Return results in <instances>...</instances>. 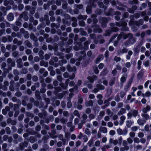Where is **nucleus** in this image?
Instances as JSON below:
<instances>
[{
  "label": "nucleus",
  "mask_w": 151,
  "mask_h": 151,
  "mask_svg": "<svg viewBox=\"0 0 151 151\" xmlns=\"http://www.w3.org/2000/svg\"><path fill=\"white\" fill-rule=\"evenodd\" d=\"M127 73H124L123 75L120 79L121 82L124 83L126 81V78L127 77Z\"/></svg>",
  "instance_id": "9d476101"
},
{
  "label": "nucleus",
  "mask_w": 151,
  "mask_h": 151,
  "mask_svg": "<svg viewBox=\"0 0 151 151\" xmlns=\"http://www.w3.org/2000/svg\"><path fill=\"white\" fill-rule=\"evenodd\" d=\"M143 23V20L140 19L138 22H136V24H137V26H139V24H142Z\"/></svg>",
  "instance_id": "a19ab883"
},
{
  "label": "nucleus",
  "mask_w": 151,
  "mask_h": 151,
  "mask_svg": "<svg viewBox=\"0 0 151 151\" xmlns=\"http://www.w3.org/2000/svg\"><path fill=\"white\" fill-rule=\"evenodd\" d=\"M144 134L143 132H140L138 134V136L139 138H142L144 137Z\"/></svg>",
  "instance_id": "79ce46f5"
},
{
  "label": "nucleus",
  "mask_w": 151,
  "mask_h": 151,
  "mask_svg": "<svg viewBox=\"0 0 151 151\" xmlns=\"http://www.w3.org/2000/svg\"><path fill=\"white\" fill-rule=\"evenodd\" d=\"M122 145L124 146L126 148L127 147H129V146H128L127 141L126 140H124L123 141Z\"/></svg>",
  "instance_id": "cd10ccee"
},
{
  "label": "nucleus",
  "mask_w": 151,
  "mask_h": 151,
  "mask_svg": "<svg viewBox=\"0 0 151 151\" xmlns=\"http://www.w3.org/2000/svg\"><path fill=\"white\" fill-rule=\"evenodd\" d=\"M140 139L137 137H134V143H138L140 142Z\"/></svg>",
  "instance_id": "c03bdc74"
},
{
  "label": "nucleus",
  "mask_w": 151,
  "mask_h": 151,
  "mask_svg": "<svg viewBox=\"0 0 151 151\" xmlns=\"http://www.w3.org/2000/svg\"><path fill=\"white\" fill-rule=\"evenodd\" d=\"M103 20H104V22L102 23L101 25L103 27H104L106 26V24L105 23L107 22V20L106 17L103 18Z\"/></svg>",
  "instance_id": "393cba45"
},
{
  "label": "nucleus",
  "mask_w": 151,
  "mask_h": 151,
  "mask_svg": "<svg viewBox=\"0 0 151 151\" xmlns=\"http://www.w3.org/2000/svg\"><path fill=\"white\" fill-rule=\"evenodd\" d=\"M85 104L87 107L92 106L93 105V102L92 101L90 100L86 102Z\"/></svg>",
  "instance_id": "f3484780"
},
{
  "label": "nucleus",
  "mask_w": 151,
  "mask_h": 151,
  "mask_svg": "<svg viewBox=\"0 0 151 151\" xmlns=\"http://www.w3.org/2000/svg\"><path fill=\"white\" fill-rule=\"evenodd\" d=\"M83 101V99L81 96L80 95H78V102L80 104H81Z\"/></svg>",
  "instance_id": "c756f323"
},
{
  "label": "nucleus",
  "mask_w": 151,
  "mask_h": 151,
  "mask_svg": "<svg viewBox=\"0 0 151 151\" xmlns=\"http://www.w3.org/2000/svg\"><path fill=\"white\" fill-rule=\"evenodd\" d=\"M108 72V71L107 69H104L103 71L101 73L100 75H105Z\"/></svg>",
  "instance_id": "e433bc0d"
},
{
  "label": "nucleus",
  "mask_w": 151,
  "mask_h": 151,
  "mask_svg": "<svg viewBox=\"0 0 151 151\" xmlns=\"http://www.w3.org/2000/svg\"><path fill=\"white\" fill-rule=\"evenodd\" d=\"M85 112L87 114H89L91 112V110L89 108H87Z\"/></svg>",
  "instance_id": "774afa93"
},
{
  "label": "nucleus",
  "mask_w": 151,
  "mask_h": 151,
  "mask_svg": "<svg viewBox=\"0 0 151 151\" xmlns=\"http://www.w3.org/2000/svg\"><path fill=\"white\" fill-rule=\"evenodd\" d=\"M105 114V113L104 111H102L100 112L99 113V117L100 118H101Z\"/></svg>",
  "instance_id": "58836bf2"
},
{
  "label": "nucleus",
  "mask_w": 151,
  "mask_h": 151,
  "mask_svg": "<svg viewBox=\"0 0 151 151\" xmlns=\"http://www.w3.org/2000/svg\"><path fill=\"white\" fill-rule=\"evenodd\" d=\"M70 134L69 132H65V137L68 140L70 139Z\"/></svg>",
  "instance_id": "5701e85b"
},
{
  "label": "nucleus",
  "mask_w": 151,
  "mask_h": 151,
  "mask_svg": "<svg viewBox=\"0 0 151 151\" xmlns=\"http://www.w3.org/2000/svg\"><path fill=\"white\" fill-rule=\"evenodd\" d=\"M126 113V109L124 108H122L118 112L117 114L119 115H122Z\"/></svg>",
  "instance_id": "dca6fc26"
},
{
  "label": "nucleus",
  "mask_w": 151,
  "mask_h": 151,
  "mask_svg": "<svg viewBox=\"0 0 151 151\" xmlns=\"http://www.w3.org/2000/svg\"><path fill=\"white\" fill-rule=\"evenodd\" d=\"M79 24L80 26L83 27L85 25V23L84 21L81 20L79 22Z\"/></svg>",
  "instance_id": "4d7b16f0"
},
{
  "label": "nucleus",
  "mask_w": 151,
  "mask_h": 151,
  "mask_svg": "<svg viewBox=\"0 0 151 151\" xmlns=\"http://www.w3.org/2000/svg\"><path fill=\"white\" fill-rule=\"evenodd\" d=\"M147 6V4L145 3L142 4L141 5V7H140V9L141 10H142V8H143V9L145 8Z\"/></svg>",
  "instance_id": "e2e57ef3"
},
{
  "label": "nucleus",
  "mask_w": 151,
  "mask_h": 151,
  "mask_svg": "<svg viewBox=\"0 0 151 151\" xmlns=\"http://www.w3.org/2000/svg\"><path fill=\"white\" fill-rule=\"evenodd\" d=\"M97 77L96 76H93L91 77H88V79L91 83H93L94 80L97 79Z\"/></svg>",
  "instance_id": "1a4fd4ad"
},
{
  "label": "nucleus",
  "mask_w": 151,
  "mask_h": 151,
  "mask_svg": "<svg viewBox=\"0 0 151 151\" xmlns=\"http://www.w3.org/2000/svg\"><path fill=\"white\" fill-rule=\"evenodd\" d=\"M116 14H117V15L115 16V18L116 20H118L120 18V17H119V15H120L121 14V13L119 12H116Z\"/></svg>",
  "instance_id": "7c9ffc66"
},
{
  "label": "nucleus",
  "mask_w": 151,
  "mask_h": 151,
  "mask_svg": "<svg viewBox=\"0 0 151 151\" xmlns=\"http://www.w3.org/2000/svg\"><path fill=\"white\" fill-rule=\"evenodd\" d=\"M105 87L103 86L100 84H98L96 85V88H95L93 90V92L95 93L97 92L99 90H103L104 89Z\"/></svg>",
  "instance_id": "20e7f679"
},
{
  "label": "nucleus",
  "mask_w": 151,
  "mask_h": 151,
  "mask_svg": "<svg viewBox=\"0 0 151 151\" xmlns=\"http://www.w3.org/2000/svg\"><path fill=\"white\" fill-rule=\"evenodd\" d=\"M138 124L140 125H143L145 123V120L142 119H139L137 121Z\"/></svg>",
  "instance_id": "ddd939ff"
},
{
  "label": "nucleus",
  "mask_w": 151,
  "mask_h": 151,
  "mask_svg": "<svg viewBox=\"0 0 151 151\" xmlns=\"http://www.w3.org/2000/svg\"><path fill=\"white\" fill-rule=\"evenodd\" d=\"M100 142L99 140H97L95 143V145L96 147H99L100 146Z\"/></svg>",
  "instance_id": "338daca9"
},
{
  "label": "nucleus",
  "mask_w": 151,
  "mask_h": 151,
  "mask_svg": "<svg viewBox=\"0 0 151 151\" xmlns=\"http://www.w3.org/2000/svg\"><path fill=\"white\" fill-rule=\"evenodd\" d=\"M7 63L9 65L12 67H14L15 65L14 62L11 58H9L7 59Z\"/></svg>",
  "instance_id": "423d86ee"
},
{
  "label": "nucleus",
  "mask_w": 151,
  "mask_h": 151,
  "mask_svg": "<svg viewBox=\"0 0 151 151\" xmlns=\"http://www.w3.org/2000/svg\"><path fill=\"white\" fill-rule=\"evenodd\" d=\"M73 114L78 118H80V115L79 114V112L77 110H75L73 112Z\"/></svg>",
  "instance_id": "c85d7f7f"
},
{
  "label": "nucleus",
  "mask_w": 151,
  "mask_h": 151,
  "mask_svg": "<svg viewBox=\"0 0 151 151\" xmlns=\"http://www.w3.org/2000/svg\"><path fill=\"white\" fill-rule=\"evenodd\" d=\"M111 31L110 30H107L106 31V32L104 34L105 36H109L110 35Z\"/></svg>",
  "instance_id": "603ef678"
},
{
  "label": "nucleus",
  "mask_w": 151,
  "mask_h": 151,
  "mask_svg": "<svg viewBox=\"0 0 151 151\" xmlns=\"http://www.w3.org/2000/svg\"><path fill=\"white\" fill-rule=\"evenodd\" d=\"M138 129V127L137 126H134L132 127L131 128V130L132 131L135 132Z\"/></svg>",
  "instance_id": "8fccbe9b"
},
{
  "label": "nucleus",
  "mask_w": 151,
  "mask_h": 151,
  "mask_svg": "<svg viewBox=\"0 0 151 151\" xmlns=\"http://www.w3.org/2000/svg\"><path fill=\"white\" fill-rule=\"evenodd\" d=\"M109 141L110 143H113L115 145H117L118 143V140H117L115 139L114 140L112 138H110L109 139Z\"/></svg>",
  "instance_id": "a211bd4d"
},
{
  "label": "nucleus",
  "mask_w": 151,
  "mask_h": 151,
  "mask_svg": "<svg viewBox=\"0 0 151 151\" xmlns=\"http://www.w3.org/2000/svg\"><path fill=\"white\" fill-rule=\"evenodd\" d=\"M138 113V110H134L132 112V115L134 117H136L137 116Z\"/></svg>",
  "instance_id": "2f4dec72"
},
{
  "label": "nucleus",
  "mask_w": 151,
  "mask_h": 151,
  "mask_svg": "<svg viewBox=\"0 0 151 151\" xmlns=\"http://www.w3.org/2000/svg\"><path fill=\"white\" fill-rule=\"evenodd\" d=\"M67 69L68 71L70 72L72 71H75L76 70V69L75 67H72L69 65H67Z\"/></svg>",
  "instance_id": "6e6552de"
},
{
  "label": "nucleus",
  "mask_w": 151,
  "mask_h": 151,
  "mask_svg": "<svg viewBox=\"0 0 151 151\" xmlns=\"http://www.w3.org/2000/svg\"><path fill=\"white\" fill-rule=\"evenodd\" d=\"M116 131L118 134L119 135H126L127 133V131L126 129L123 130L120 128L117 129Z\"/></svg>",
  "instance_id": "7ed1b4c3"
},
{
  "label": "nucleus",
  "mask_w": 151,
  "mask_h": 151,
  "mask_svg": "<svg viewBox=\"0 0 151 151\" xmlns=\"http://www.w3.org/2000/svg\"><path fill=\"white\" fill-rule=\"evenodd\" d=\"M99 131L101 132L104 133H106L107 132V128L105 127H101L99 129Z\"/></svg>",
  "instance_id": "9b49d317"
},
{
  "label": "nucleus",
  "mask_w": 151,
  "mask_h": 151,
  "mask_svg": "<svg viewBox=\"0 0 151 151\" xmlns=\"http://www.w3.org/2000/svg\"><path fill=\"white\" fill-rule=\"evenodd\" d=\"M107 126L110 128L112 127L113 126V124L111 122H109L107 123Z\"/></svg>",
  "instance_id": "864d4df0"
},
{
  "label": "nucleus",
  "mask_w": 151,
  "mask_h": 151,
  "mask_svg": "<svg viewBox=\"0 0 151 151\" xmlns=\"http://www.w3.org/2000/svg\"><path fill=\"white\" fill-rule=\"evenodd\" d=\"M144 65L145 67H148L150 65V61L149 60L146 61L144 63Z\"/></svg>",
  "instance_id": "37998d69"
},
{
  "label": "nucleus",
  "mask_w": 151,
  "mask_h": 151,
  "mask_svg": "<svg viewBox=\"0 0 151 151\" xmlns=\"http://www.w3.org/2000/svg\"><path fill=\"white\" fill-rule=\"evenodd\" d=\"M132 82V80H129L127 83V84L125 86L124 89L125 91H127L128 90V89L130 87Z\"/></svg>",
  "instance_id": "0eeeda50"
},
{
  "label": "nucleus",
  "mask_w": 151,
  "mask_h": 151,
  "mask_svg": "<svg viewBox=\"0 0 151 151\" xmlns=\"http://www.w3.org/2000/svg\"><path fill=\"white\" fill-rule=\"evenodd\" d=\"M25 45L29 47H31V44L29 42L28 40L25 41L24 42Z\"/></svg>",
  "instance_id": "72a5a7b5"
},
{
  "label": "nucleus",
  "mask_w": 151,
  "mask_h": 151,
  "mask_svg": "<svg viewBox=\"0 0 151 151\" xmlns=\"http://www.w3.org/2000/svg\"><path fill=\"white\" fill-rule=\"evenodd\" d=\"M83 140L84 142H86L88 139V138L87 136L86 135H84L83 136Z\"/></svg>",
  "instance_id": "5fc2aeb1"
},
{
  "label": "nucleus",
  "mask_w": 151,
  "mask_h": 151,
  "mask_svg": "<svg viewBox=\"0 0 151 151\" xmlns=\"http://www.w3.org/2000/svg\"><path fill=\"white\" fill-rule=\"evenodd\" d=\"M85 133L87 135H90L91 132L88 128H86L84 131Z\"/></svg>",
  "instance_id": "c9c22d12"
},
{
  "label": "nucleus",
  "mask_w": 151,
  "mask_h": 151,
  "mask_svg": "<svg viewBox=\"0 0 151 151\" xmlns=\"http://www.w3.org/2000/svg\"><path fill=\"white\" fill-rule=\"evenodd\" d=\"M7 19L10 21H12L14 18L13 14L12 13L9 14L7 16Z\"/></svg>",
  "instance_id": "aec40b11"
},
{
  "label": "nucleus",
  "mask_w": 151,
  "mask_h": 151,
  "mask_svg": "<svg viewBox=\"0 0 151 151\" xmlns=\"http://www.w3.org/2000/svg\"><path fill=\"white\" fill-rule=\"evenodd\" d=\"M150 109V107L149 106H147L146 107H144L142 109V111L144 113H146Z\"/></svg>",
  "instance_id": "2eb2a0df"
},
{
  "label": "nucleus",
  "mask_w": 151,
  "mask_h": 151,
  "mask_svg": "<svg viewBox=\"0 0 151 151\" xmlns=\"http://www.w3.org/2000/svg\"><path fill=\"white\" fill-rule=\"evenodd\" d=\"M115 78L114 77L112 78L109 81V85L111 86L113 85L115 83Z\"/></svg>",
  "instance_id": "412c9836"
},
{
  "label": "nucleus",
  "mask_w": 151,
  "mask_h": 151,
  "mask_svg": "<svg viewBox=\"0 0 151 151\" xmlns=\"http://www.w3.org/2000/svg\"><path fill=\"white\" fill-rule=\"evenodd\" d=\"M99 123L96 121H94L92 122V125L94 127H97L99 126Z\"/></svg>",
  "instance_id": "b1692460"
},
{
  "label": "nucleus",
  "mask_w": 151,
  "mask_h": 151,
  "mask_svg": "<svg viewBox=\"0 0 151 151\" xmlns=\"http://www.w3.org/2000/svg\"><path fill=\"white\" fill-rule=\"evenodd\" d=\"M103 55H100L97 58L96 60L98 62H99L101 60H102L103 59Z\"/></svg>",
  "instance_id": "49530a36"
},
{
  "label": "nucleus",
  "mask_w": 151,
  "mask_h": 151,
  "mask_svg": "<svg viewBox=\"0 0 151 151\" xmlns=\"http://www.w3.org/2000/svg\"><path fill=\"white\" fill-rule=\"evenodd\" d=\"M149 127H150V126H149V125L148 124L146 125L145 126V127H144L145 130L147 132H148L149 130Z\"/></svg>",
  "instance_id": "0e129e2a"
},
{
  "label": "nucleus",
  "mask_w": 151,
  "mask_h": 151,
  "mask_svg": "<svg viewBox=\"0 0 151 151\" xmlns=\"http://www.w3.org/2000/svg\"><path fill=\"white\" fill-rule=\"evenodd\" d=\"M106 113L108 115L111 114V115L113 114V113L111 112L109 109H108L106 111Z\"/></svg>",
  "instance_id": "3c124183"
},
{
  "label": "nucleus",
  "mask_w": 151,
  "mask_h": 151,
  "mask_svg": "<svg viewBox=\"0 0 151 151\" xmlns=\"http://www.w3.org/2000/svg\"><path fill=\"white\" fill-rule=\"evenodd\" d=\"M142 65V61L140 60H139L137 62V68L138 70H139L141 68V65Z\"/></svg>",
  "instance_id": "f704fd0d"
},
{
  "label": "nucleus",
  "mask_w": 151,
  "mask_h": 151,
  "mask_svg": "<svg viewBox=\"0 0 151 151\" xmlns=\"http://www.w3.org/2000/svg\"><path fill=\"white\" fill-rule=\"evenodd\" d=\"M120 36H121L124 39H125L128 38H129V43L130 44H133L136 41V39L133 37V35L131 33H129L128 34H121L118 37V38L119 39H120Z\"/></svg>",
  "instance_id": "f257e3e1"
},
{
  "label": "nucleus",
  "mask_w": 151,
  "mask_h": 151,
  "mask_svg": "<svg viewBox=\"0 0 151 151\" xmlns=\"http://www.w3.org/2000/svg\"><path fill=\"white\" fill-rule=\"evenodd\" d=\"M116 25L118 27L122 26V29L123 31H128V28L126 27L127 24L125 22L116 23Z\"/></svg>",
  "instance_id": "f03ea898"
},
{
  "label": "nucleus",
  "mask_w": 151,
  "mask_h": 151,
  "mask_svg": "<svg viewBox=\"0 0 151 151\" xmlns=\"http://www.w3.org/2000/svg\"><path fill=\"white\" fill-rule=\"evenodd\" d=\"M127 52V50L125 48H123L121 51H120L119 54L123 53H126Z\"/></svg>",
  "instance_id": "680f3d73"
},
{
  "label": "nucleus",
  "mask_w": 151,
  "mask_h": 151,
  "mask_svg": "<svg viewBox=\"0 0 151 151\" xmlns=\"http://www.w3.org/2000/svg\"><path fill=\"white\" fill-rule=\"evenodd\" d=\"M121 60V58L120 57L115 56L114 58V60L116 62L120 61Z\"/></svg>",
  "instance_id": "4c0bfd02"
},
{
  "label": "nucleus",
  "mask_w": 151,
  "mask_h": 151,
  "mask_svg": "<svg viewBox=\"0 0 151 151\" xmlns=\"http://www.w3.org/2000/svg\"><path fill=\"white\" fill-rule=\"evenodd\" d=\"M93 142V138L92 137L91 139L88 142V145L89 147H91Z\"/></svg>",
  "instance_id": "473e14b6"
},
{
  "label": "nucleus",
  "mask_w": 151,
  "mask_h": 151,
  "mask_svg": "<svg viewBox=\"0 0 151 151\" xmlns=\"http://www.w3.org/2000/svg\"><path fill=\"white\" fill-rule=\"evenodd\" d=\"M150 127L151 128V124L150 125ZM147 138V139H151V129L149 130Z\"/></svg>",
  "instance_id": "a878e982"
},
{
  "label": "nucleus",
  "mask_w": 151,
  "mask_h": 151,
  "mask_svg": "<svg viewBox=\"0 0 151 151\" xmlns=\"http://www.w3.org/2000/svg\"><path fill=\"white\" fill-rule=\"evenodd\" d=\"M114 100L117 102L119 101L120 100V98L119 95H116L115 97Z\"/></svg>",
  "instance_id": "052dcab7"
},
{
  "label": "nucleus",
  "mask_w": 151,
  "mask_h": 151,
  "mask_svg": "<svg viewBox=\"0 0 151 151\" xmlns=\"http://www.w3.org/2000/svg\"><path fill=\"white\" fill-rule=\"evenodd\" d=\"M8 122H10V123L12 125H15L16 124V123L15 121L14 120H12L10 119H9L8 121Z\"/></svg>",
  "instance_id": "09e8293b"
},
{
  "label": "nucleus",
  "mask_w": 151,
  "mask_h": 151,
  "mask_svg": "<svg viewBox=\"0 0 151 151\" xmlns=\"http://www.w3.org/2000/svg\"><path fill=\"white\" fill-rule=\"evenodd\" d=\"M120 119L121 120L119 121V124L122 125L123 124L124 121L126 119V117L124 116L123 115L121 116Z\"/></svg>",
  "instance_id": "6ab92c4d"
},
{
  "label": "nucleus",
  "mask_w": 151,
  "mask_h": 151,
  "mask_svg": "<svg viewBox=\"0 0 151 151\" xmlns=\"http://www.w3.org/2000/svg\"><path fill=\"white\" fill-rule=\"evenodd\" d=\"M134 122L131 120H128L126 122V126L128 128H130L131 126L133 124Z\"/></svg>",
  "instance_id": "4468645a"
},
{
  "label": "nucleus",
  "mask_w": 151,
  "mask_h": 151,
  "mask_svg": "<svg viewBox=\"0 0 151 151\" xmlns=\"http://www.w3.org/2000/svg\"><path fill=\"white\" fill-rule=\"evenodd\" d=\"M141 115L146 120H147L149 119V115L146 113H143Z\"/></svg>",
  "instance_id": "bb28decb"
},
{
  "label": "nucleus",
  "mask_w": 151,
  "mask_h": 151,
  "mask_svg": "<svg viewBox=\"0 0 151 151\" xmlns=\"http://www.w3.org/2000/svg\"><path fill=\"white\" fill-rule=\"evenodd\" d=\"M93 31L95 32L101 33L102 32V29L99 27V26H96L94 29Z\"/></svg>",
  "instance_id": "f8f14e48"
},
{
  "label": "nucleus",
  "mask_w": 151,
  "mask_h": 151,
  "mask_svg": "<svg viewBox=\"0 0 151 151\" xmlns=\"http://www.w3.org/2000/svg\"><path fill=\"white\" fill-rule=\"evenodd\" d=\"M127 142L129 144H132L133 142L132 139L130 137L128 138L127 139Z\"/></svg>",
  "instance_id": "a18cd8bd"
},
{
  "label": "nucleus",
  "mask_w": 151,
  "mask_h": 151,
  "mask_svg": "<svg viewBox=\"0 0 151 151\" xmlns=\"http://www.w3.org/2000/svg\"><path fill=\"white\" fill-rule=\"evenodd\" d=\"M63 114L65 116L68 117L69 116V114L68 112L66 111H65L63 112Z\"/></svg>",
  "instance_id": "bf43d9fd"
},
{
  "label": "nucleus",
  "mask_w": 151,
  "mask_h": 151,
  "mask_svg": "<svg viewBox=\"0 0 151 151\" xmlns=\"http://www.w3.org/2000/svg\"><path fill=\"white\" fill-rule=\"evenodd\" d=\"M151 96V92L149 91H147L145 93V96L147 97H149Z\"/></svg>",
  "instance_id": "6e6d98bb"
},
{
  "label": "nucleus",
  "mask_w": 151,
  "mask_h": 151,
  "mask_svg": "<svg viewBox=\"0 0 151 151\" xmlns=\"http://www.w3.org/2000/svg\"><path fill=\"white\" fill-rule=\"evenodd\" d=\"M70 80L69 79H67L65 81V84L61 83L60 84V85L62 87L63 89H65L67 88L68 82H69Z\"/></svg>",
  "instance_id": "39448f33"
},
{
  "label": "nucleus",
  "mask_w": 151,
  "mask_h": 151,
  "mask_svg": "<svg viewBox=\"0 0 151 151\" xmlns=\"http://www.w3.org/2000/svg\"><path fill=\"white\" fill-rule=\"evenodd\" d=\"M129 149V147H127V148H126L125 147H122L120 149V151H124L125 150L127 151Z\"/></svg>",
  "instance_id": "ea45409f"
},
{
  "label": "nucleus",
  "mask_w": 151,
  "mask_h": 151,
  "mask_svg": "<svg viewBox=\"0 0 151 151\" xmlns=\"http://www.w3.org/2000/svg\"><path fill=\"white\" fill-rule=\"evenodd\" d=\"M129 136L130 137H133L135 136V133L133 132H131L129 133Z\"/></svg>",
  "instance_id": "13d9d810"
},
{
  "label": "nucleus",
  "mask_w": 151,
  "mask_h": 151,
  "mask_svg": "<svg viewBox=\"0 0 151 151\" xmlns=\"http://www.w3.org/2000/svg\"><path fill=\"white\" fill-rule=\"evenodd\" d=\"M88 116L90 120H91L95 118L96 115L93 114H90L88 115Z\"/></svg>",
  "instance_id": "4be33fe9"
},
{
  "label": "nucleus",
  "mask_w": 151,
  "mask_h": 151,
  "mask_svg": "<svg viewBox=\"0 0 151 151\" xmlns=\"http://www.w3.org/2000/svg\"><path fill=\"white\" fill-rule=\"evenodd\" d=\"M97 132V130L96 129H93L91 130V133L93 135H96Z\"/></svg>",
  "instance_id": "de8ad7c7"
},
{
  "label": "nucleus",
  "mask_w": 151,
  "mask_h": 151,
  "mask_svg": "<svg viewBox=\"0 0 151 151\" xmlns=\"http://www.w3.org/2000/svg\"><path fill=\"white\" fill-rule=\"evenodd\" d=\"M40 65L41 66H46V65L47 64L44 61H42L40 62Z\"/></svg>",
  "instance_id": "69168bd1"
}]
</instances>
